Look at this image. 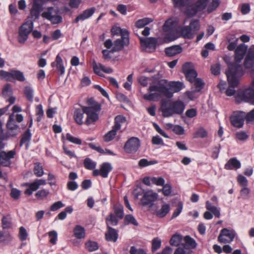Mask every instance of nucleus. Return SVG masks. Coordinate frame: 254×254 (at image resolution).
I'll return each instance as SVG.
<instances>
[{"instance_id": "1", "label": "nucleus", "mask_w": 254, "mask_h": 254, "mask_svg": "<svg viewBox=\"0 0 254 254\" xmlns=\"http://www.w3.org/2000/svg\"><path fill=\"white\" fill-rule=\"evenodd\" d=\"M152 78L153 83L150 84L148 89L149 93L143 96V99L147 101H157L161 95L171 98L174 93L179 92L184 87L183 82L173 81L169 83V88H168L165 85L168 82L167 80H160L157 75L153 76Z\"/></svg>"}, {"instance_id": "2", "label": "nucleus", "mask_w": 254, "mask_h": 254, "mask_svg": "<svg viewBox=\"0 0 254 254\" xmlns=\"http://www.w3.org/2000/svg\"><path fill=\"white\" fill-rule=\"evenodd\" d=\"M87 104L88 105V107L82 106L81 108L75 109L74 111V120L79 125H82L83 124L84 114L87 115L85 121V124L87 126L94 124L99 120V113L101 110V104L96 101L93 98L88 99Z\"/></svg>"}, {"instance_id": "3", "label": "nucleus", "mask_w": 254, "mask_h": 254, "mask_svg": "<svg viewBox=\"0 0 254 254\" xmlns=\"http://www.w3.org/2000/svg\"><path fill=\"white\" fill-rule=\"evenodd\" d=\"M227 77V81L229 84L228 87L225 91V93L227 96H232L236 94L237 91L235 88L238 86L241 78L244 75L241 67H231V70H227L226 72Z\"/></svg>"}, {"instance_id": "4", "label": "nucleus", "mask_w": 254, "mask_h": 254, "mask_svg": "<svg viewBox=\"0 0 254 254\" xmlns=\"http://www.w3.org/2000/svg\"><path fill=\"white\" fill-rule=\"evenodd\" d=\"M209 1V0H197L193 3L188 0L185 6L181 11L188 17L194 16L198 12L205 9Z\"/></svg>"}, {"instance_id": "5", "label": "nucleus", "mask_w": 254, "mask_h": 254, "mask_svg": "<svg viewBox=\"0 0 254 254\" xmlns=\"http://www.w3.org/2000/svg\"><path fill=\"white\" fill-rule=\"evenodd\" d=\"M235 99L237 103L244 102L254 105V89L251 87L246 88H240L237 91Z\"/></svg>"}, {"instance_id": "6", "label": "nucleus", "mask_w": 254, "mask_h": 254, "mask_svg": "<svg viewBox=\"0 0 254 254\" xmlns=\"http://www.w3.org/2000/svg\"><path fill=\"white\" fill-rule=\"evenodd\" d=\"M248 50V46L245 44H240L236 49L235 51L234 62L230 63L228 64V70H231L232 67H241L242 72L244 74L245 71L243 66L240 64L242 60L246 55Z\"/></svg>"}, {"instance_id": "7", "label": "nucleus", "mask_w": 254, "mask_h": 254, "mask_svg": "<svg viewBox=\"0 0 254 254\" xmlns=\"http://www.w3.org/2000/svg\"><path fill=\"white\" fill-rule=\"evenodd\" d=\"M126 118L123 115H118L114 119V125L112 129L108 131L104 136V140L109 142L112 140L117 134V131L120 129L121 124L126 122Z\"/></svg>"}, {"instance_id": "8", "label": "nucleus", "mask_w": 254, "mask_h": 254, "mask_svg": "<svg viewBox=\"0 0 254 254\" xmlns=\"http://www.w3.org/2000/svg\"><path fill=\"white\" fill-rule=\"evenodd\" d=\"M0 77L2 79L7 81H12L16 80L18 81L23 82L25 80L23 73L18 70L11 69L9 71L3 70H0Z\"/></svg>"}, {"instance_id": "9", "label": "nucleus", "mask_w": 254, "mask_h": 254, "mask_svg": "<svg viewBox=\"0 0 254 254\" xmlns=\"http://www.w3.org/2000/svg\"><path fill=\"white\" fill-rule=\"evenodd\" d=\"M141 47L146 52L151 53L154 52L158 43L157 39L155 37L144 38L139 37Z\"/></svg>"}, {"instance_id": "10", "label": "nucleus", "mask_w": 254, "mask_h": 254, "mask_svg": "<svg viewBox=\"0 0 254 254\" xmlns=\"http://www.w3.org/2000/svg\"><path fill=\"white\" fill-rule=\"evenodd\" d=\"M33 29V22L30 24H23L21 25L18 31V36L17 38L18 41L20 44H24L28 39L29 34Z\"/></svg>"}, {"instance_id": "11", "label": "nucleus", "mask_w": 254, "mask_h": 254, "mask_svg": "<svg viewBox=\"0 0 254 254\" xmlns=\"http://www.w3.org/2000/svg\"><path fill=\"white\" fill-rule=\"evenodd\" d=\"M140 146V140L138 137H131L125 143L124 149L128 154L135 153Z\"/></svg>"}, {"instance_id": "12", "label": "nucleus", "mask_w": 254, "mask_h": 254, "mask_svg": "<svg viewBox=\"0 0 254 254\" xmlns=\"http://www.w3.org/2000/svg\"><path fill=\"white\" fill-rule=\"evenodd\" d=\"M158 194L152 190L145 191L140 199V202L142 206H148L151 208L154 204V202L157 199Z\"/></svg>"}, {"instance_id": "13", "label": "nucleus", "mask_w": 254, "mask_h": 254, "mask_svg": "<svg viewBox=\"0 0 254 254\" xmlns=\"http://www.w3.org/2000/svg\"><path fill=\"white\" fill-rule=\"evenodd\" d=\"M245 112L241 111L234 112L230 117L231 125L237 128H242L245 120Z\"/></svg>"}, {"instance_id": "14", "label": "nucleus", "mask_w": 254, "mask_h": 254, "mask_svg": "<svg viewBox=\"0 0 254 254\" xmlns=\"http://www.w3.org/2000/svg\"><path fill=\"white\" fill-rule=\"evenodd\" d=\"M43 10V2L42 0H34L32 7L30 10V15L31 21H34L39 19L41 12Z\"/></svg>"}, {"instance_id": "15", "label": "nucleus", "mask_w": 254, "mask_h": 254, "mask_svg": "<svg viewBox=\"0 0 254 254\" xmlns=\"http://www.w3.org/2000/svg\"><path fill=\"white\" fill-rule=\"evenodd\" d=\"M16 151L13 149L7 152L1 151L0 152V164L4 167H10L12 164L11 160L15 157Z\"/></svg>"}, {"instance_id": "16", "label": "nucleus", "mask_w": 254, "mask_h": 254, "mask_svg": "<svg viewBox=\"0 0 254 254\" xmlns=\"http://www.w3.org/2000/svg\"><path fill=\"white\" fill-rule=\"evenodd\" d=\"M236 234L234 230L223 228L220 231L218 241L220 243H230L234 240Z\"/></svg>"}, {"instance_id": "17", "label": "nucleus", "mask_w": 254, "mask_h": 254, "mask_svg": "<svg viewBox=\"0 0 254 254\" xmlns=\"http://www.w3.org/2000/svg\"><path fill=\"white\" fill-rule=\"evenodd\" d=\"M182 70L185 74L187 80L192 83L197 78V73L193 68L192 64L191 63H186L183 64Z\"/></svg>"}, {"instance_id": "18", "label": "nucleus", "mask_w": 254, "mask_h": 254, "mask_svg": "<svg viewBox=\"0 0 254 254\" xmlns=\"http://www.w3.org/2000/svg\"><path fill=\"white\" fill-rule=\"evenodd\" d=\"M121 39H117L114 42V45L112 49V53L119 52L123 50L125 46H127L129 44V35L125 31Z\"/></svg>"}, {"instance_id": "19", "label": "nucleus", "mask_w": 254, "mask_h": 254, "mask_svg": "<svg viewBox=\"0 0 254 254\" xmlns=\"http://www.w3.org/2000/svg\"><path fill=\"white\" fill-rule=\"evenodd\" d=\"M113 167L109 162H104L100 165V170L95 169L93 170L92 175L94 177L101 176L104 178L108 177L109 173L112 171Z\"/></svg>"}, {"instance_id": "20", "label": "nucleus", "mask_w": 254, "mask_h": 254, "mask_svg": "<svg viewBox=\"0 0 254 254\" xmlns=\"http://www.w3.org/2000/svg\"><path fill=\"white\" fill-rule=\"evenodd\" d=\"M243 65L246 69H250L254 72V46L248 50Z\"/></svg>"}, {"instance_id": "21", "label": "nucleus", "mask_w": 254, "mask_h": 254, "mask_svg": "<svg viewBox=\"0 0 254 254\" xmlns=\"http://www.w3.org/2000/svg\"><path fill=\"white\" fill-rule=\"evenodd\" d=\"M95 10L94 7L85 9L73 20V23H77L79 21H84L90 18L95 13Z\"/></svg>"}, {"instance_id": "22", "label": "nucleus", "mask_w": 254, "mask_h": 254, "mask_svg": "<svg viewBox=\"0 0 254 254\" xmlns=\"http://www.w3.org/2000/svg\"><path fill=\"white\" fill-rule=\"evenodd\" d=\"M107 231L105 233V239L107 241L116 242L118 238V231L107 223Z\"/></svg>"}, {"instance_id": "23", "label": "nucleus", "mask_w": 254, "mask_h": 254, "mask_svg": "<svg viewBox=\"0 0 254 254\" xmlns=\"http://www.w3.org/2000/svg\"><path fill=\"white\" fill-rule=\"evenodd\" d=\"M179 19L177 17L171 18L165 21L163 27L165 30H173L178 28Z\"/></svg>"}, {"instance_id": "24", "label": "nucleus", "mask_w": 254, "mask_h": 254, "mask_svg": "<svg viewBox=\"0 0 254 254\" xmlns=\"http://www.w3.org/2000/svg\"><path fill=\"white\" fill-rule=\"evenodd\" d=\"M170 210V204L165 203L161 205L160 209L156 210L154 214L159 218H163L167 216Z\"/></svg>"}, {"instance_id": "25", "label": "nucleus", "mask_w": 254, "mask_h": 254, "mask_svg": "<svg viewBox=\"0 0 254 254\" xmlns=\"http://www.w3.org/2000/svg\"><path fill=\"white\" fill-rule=\"evenodd\" d=\"M182 51L180 45H175L165 48V53L167 57H171L182 53Z\"/></svg>"}, {"instance_id": "26", "label": "nucleus", "mask_w": 254, "mask_h": 254, "mask_svg": "<svg viewBox=\"0 0 254 254\" xmlns=\"http://www.w3.org/2000/svg\"><path fill=\"white\" fill-rule=\"evenodd\" d=\"M241 167L240 161L236 157L232 158L225 164L224 168L227 170L238 169Z\"/></svg>"}, {"instance_id": "27", "label": "nucleus", "mask_w": 254, "mask_h": 254, "mask_svg": "<svg viewBox=\"0 0 254 254\" xmlns=\"http://www.w3.org/2000/svg\"><path fill=\"white\" fill-rule=\"evenodd\" d=\"M51 66L52 67L56 66L57 70L60 72V75H62L64 73L65 68L63 60L59 54L56 56L55 61L51 63Z\"/></svg>"}, {"instance_id": "28", "label": "nucleus", "mask_w": 254, "mask_h": 254, "mask_svg": "<svg viewBox=\"0 0 254 254\" xmlns=\"http://www.w3.org/2000/svg\"><path fill=\"white\" fill-rule=\"evenodd\" d=\"M168 103L167 101H162L161 104V110L163 117L168 118L172 116L175 113H174L172 106L170 107L167 106Z\"/></svg>"}, {"instance_id": "29", "label": "nucleus", "mask_w": 254, "mask_h": 254, "mask_svg": "<svg viewBox=\"0 0 254 254\" xmlns=\"http://www.w3.org/2000/svg\"><path fill=\"white\" fill-rule=\"evenodd\" d=\"M171 106L173 108V110L175 114L181 115L182 114L185 108V105L184 103L180 100L174 102Z\"/></svg>"}, {"instance_id": "30", "label": "nucleus", "mask_w": 254, "mask_h": 254, "mask_svg": "<svg viewBox=\"0 0 254 254\" xmlns=\"http://www.w3.org/2000/svg\"><path fill=\"white\" fill-rule=\"evenodd\" d=\"M74 236L77 239H83L85 237V230L81 225H77L73 230Z\"/></svg>"}, {"instance_id": "31", "label": "nucleus", "mask_w": 254, "mask_h": 254, "mask_svg": "<svg viewBox=\"0 0 254 254\" xmlns=\"http://www.w3.org/2000/svg\"><path fill=\"white\" fill-rule=\"evenodd\" d=\"M180 32L182 37L185 39H191L193 37L194 33L192 32L191 27L189 25L182 27Z\"/></svg>"}, {"instance_id": "32", "label": "nucleus", "mask_w": 254, "mask_h": 254, "mask_svg": "<svg viewBox=\"0 0 254 254\" xmlns=\"http://www.w3.org/2000/svg\"><path fill=\"white\" fill-rule=\"evenodd\" d=\"M208 135L207 131L202 127H201L197 128L193 133V138H204Z\"/></svg>"}, {"instance_id": "33", "label": "nucleus", "mask_w": 254, "mask_h": 254, "mask_svg": "<svg viewBox=\"0 0 254 254\" xmlns=\"http://www.w3.org/2000/svg\"><path fill=\"white\" fill-rule=\"evenodd\" d=\"M26 185L28 188L25 190L24 193L27 195H31L33 191L37 190L39 188L36 180L32 183H27Z\"/></svg>"}, {"instance_id": "34", "label": "nucleus", "mask_w": 254, "mask_h": 254, "mask_svg": "<svg viewBox=\"0 0 254 254\" xmlns=\"http://www.w3.org/2000/svg\"><path fill=\"white\" fill-rule=\"evenodd\" d=\"M32 137V133L30 132V129L27 128L22 134V137L20 141V146H22L24 143H27V145H28V143L30 142Z\"/></svg>"}, {"instance_id": "35", "label": "nucleus", "mask_w": 254, "mask_h": 254, "mask_svg": "<svg viewBox=\"0 0 254 254\" xmlns=\"http://www.w3.org/2000/svg\"><path fill=\"white\" fill-rule=\"evenodd\" d=\"M184 240L186 243L185 245L187 246V248L189 250L195 249L197 246V243L194 239L189 235L186 236Z\"/></svg>"}, {"instance_id": "36", "label": "nucleus", "mask_w": 254, "mask_h": 254, "mask_svg": "<svg viewBox=\"0 0 254 254\" xmlns=\"http://www.w3.org/2000/svg\"><path fill=\"white\" fill-rule=\"evenodd\" d=\"M206 208L211 211L216 217L219 218L220 217L219 209L216 206L212 205L208 200L206 202Z\"/></svg>"}, {"instance_id": "37", "label": "nucleus", "mask_w": 254, "mask_h": 254, "mask_svg": "<svg viewBox=\"0 0 254 254\" xmlns=\"http://www.w3.org/2000/svg\"><path fill=\"white\" fill-rule=\"evenodd\" d=\"M85 248L89 252H94L99 249L98 244L96 242L92 241L91 240L87 241L85 243Z\"/></svg>"}, {"instance_id": "38", "label": "nucleus", "mask_w": 254, "mask_h": 254, "mask_svg": "<svg viewBox=\"0 0 254 254\" xmlns=\"http://www.w3.org/2000/svg\"><path fill=\"white\" fill-rule=\"evenodd\" d=\"M24 94L26 99L29 102H33L34 96V90L32 87L26 86L24 89Z\"/></svg>"}, {"instance_id": "39", "label": "nucleus", "mask_w": 254, "mask_h": 254, "mask_svg": "<svg viewBox=\"0 0 254 254\" xmlns=\"http://www.w3.org/2000/svg\"><path fill=\"white\" fill-rule=\"evenodd\" d=\"M12 240V237L9 233L0 231V243L3 244L9 243Z\"/></svg>"}, {"instance_id": "40", "label": "nucleus", "mask_w": 254, "mask_h": 254, "mask_svg": "<svg viewBox=\"0 0 254 254\" xmlns=\"http://www.w3.org/2000/svg\"><path fill=\"white\" fill-rule=\"evenodd\" d=\"M153 20L151 18L145 17L140 19L138 20L135 22V26L139 28H141L145 26L146 25L149 24L150 22H152Z\"/></svg>"}, {"instance_id": "41", "label": "nucleus", "mask_w": 254, "mask_h": 254, "mask_svg": "<svg viewBox=\"0 0 254 254\" xmlns=\"http://www.w3.org/2000/svg\"><path fill=\"white\" fill-rule=\"evenodd\" d=\"M192 251L189 250L187 246L182 244L181 246L177 248L175 251L174 254H191Z\"/></svg>"}, {"instance_id": "42", "label": "nucleus", "mask_w": 254, "mask_h": 254, "mask_svg": "<svg viewBox=\"0 0 254 254\" xmlns=\"http://www.w3.org/2000/svg\"><path fill=\"white\" fill-rule=\"evenodd\" d=\"M11 218L10 215L3 216L1 220V225L3 229H9L11 227Z\"/></svg>"}, {"instance_id": "43", "label": "nucleus", "mask_w": 254, "mask_h": 254, "mask_svg": "<svg viewBox=\"0 0 254 254\" xmlns=\"http://www.w3.org/2000/svg\"><path fill=\"white\" fill-rule=\"evenodd\" d=\"M83 164L84 167L90 170H95L96 167V163L88 157L84 160Z\"/></svg>"}, {"instance_id": "44", "label": "nucleus", "mask_w": 254, "mask_h": 254, "mask_svg": "<svg viewBox=\"0 0 254 254\" xmlns=\"http://www.w3.org/2000/svg\"><path fill=\"white\" fill-rule=\"evenodd\" d=\"M13 93V90L10 84H5L2 90V95L4 98H8Z\"/></svg>"}, {"instance_id": "45", "label": "nucleus", "mask_w": 254, "mask_h": 254, "mask_svg": "<svg viewBox=\"0 0 254 254\" xmlns=\"http://www.w3.org/2000/svg\"><path fill=\"white\" fill-rule=\"evenodd\" d=\"M189 26L191 27V30L194 35L199 30L200 24L198 19H192L190 23Z\"/></svg>"}, {"instance_id": "46", "label": "nucleus", "mask_w": 254, "mask_h": 254, "mask_svg": "<svg viewBox=\"0 0 254 254\" xmlns=\"http://www.w3.org/2000/svg\"><path fill=\"white\" fill-rule=\"evenodd\" d=\"M182 236L178 234L173 235L170 240V244L173 246H178L180 245L182 240Z\"/></svg>"}, {"instance_id": "47", "label": "nucleus", "mask_w": 254, "mask_h": 254, "mask_svg": "<svg viewBox=\"0 0 254 254\" xmlns=\"http://www.w3.org/2000/svg\"><path fill=\"white\" fill-rule=\"evenodd\" d=\"M125 31L127 33V36L129 35V32L126 29H122L120 27H113L111 29L112 34L113 35H120L121 37L123 35V34H125Z\"/></svg>"}, {"instance_id": "48", "label": "nucleus", "mask_w": 254, "mask_h": 254, "mask_svg": "<svg viewBox=\"0 0 254 254\" xmlns=\"http://www.w3.org/2000/svg\"><path fill=\"white\" fill-rule=\"evenodd\" d=\"M158 163L156 160L148 161L147 159H141L138 162V166L140 168H144L150 165L156 164Z\"/></svg>"}, {"instance_id": "49", "label": "nucleus", "mask_w": 254, "mask_h": 254, "mask_svg": "<svg viewBox=\"0 0 254 254\" xmlns=\"http://www.w3.org/2000/svg\"><path fill=\"white\" fill-rule=\"evenodd\" d=\"M50 192L49 190L42 189L38 190L35 194V196L37 199L43 200L49 195Z\"/></svg>"}, {"instance_id": "50", "label": "nucleus", "mask_w": 254, "mask_h": 254, "mask_svg": "<svg viewBox=\"0 0 254 254\" xmlns=\"http://www.w3.org/2000/svg\"><path fill=\"white\" fill-rule=\"evenodd\" d=\"M238 38L233 37L228 39L229 44L227 46V49L230 51L236 50V46L238 42Z\"/></svg>"}, {"instance_id": "51", "label": "nucleus", "mask_w": 254, "mask_h": 254, "mask_svg": "<svg viewBox=\"0 0 254 254\" xmlns=\"http://www.w3.org/2000/svg\"><path fill=\"white\" fill-rule=\"evenodd\" d=\"M161 246V240L158 237L153 239L152 242L151 251L154 253L157 251Z\"/></svg>"}, {"instance_id": "52", "label": "nucleus", "mask_w": 254, "mask_h": 254, "mask_svg": "<svg viewBox=\"0 0 254 254\" xmlns=\"http://www.w3.org/2000/svg\"><path fill=\"white\" fill-rule=\"evenodd\" d=\"M114 209L116 216L120 219L123 218L124 215L123 206L122 205L115 206Z\"/></svg>"}, {"instance_id": "53", "label": "nucleus", "mask_w": 254, "mask_h": 254, "mask_svg": "<svg viewBox=\"0 0 254 254\" xmlns=\"http://www.w3.org/2000/svg\"><path fill=\"white\" fill-rule=\"evenodd\" d=\"M125 222L127 224H131L134 226H138V223L135 217L131 214H127L125 217Z\"/></svg>"}, {"instance_id": "54", "label": "nucleus", "mask_w": 254, "mask_h": 254, "mask_svg": "<svg viewBox=\"0 0 254 254\" xmlns=\"http://www.w3.org/2000/svg\"><path fill=\"white\" fill-rule=\"evenodd\" d=\"M183 208V203L181 201L178 202L177 208L173 212L171 220L174 219L178 216L181 213Z\"/></svg>"}, {"instance_id": "55", "label": "nucleus", "mask_w": 254, "mask_h": 254, "mask_svg": "<svg viewBox=\"0 0 254 254\" xmlns=\"http://www.w3.org/2000/svg\"><path fill=\"white\" fill-rule=\"evenodd\" d=\"M174 7L179 8L180 10H183L188 0H172Z\"/></svg>"}, {"instance_id": "56", "label": "nucleus", "mask_w": 254, "mask_h": 254, "mask_svg": "<svg viewBox=\"0 0 254 254\" xmlns=\"http://www.w3.org/2000/svg\"><path fill=\"white\" fill-rule=\"evenodd\" d=\"M193 83H194V85L195 88V92L200 91V90L203 88V86L204 85V83L203 81V80L199 78H196Z\"/></svg>"}, {"instance_id": "57", "label": "nucleus", "mask_w": 254, "mask_h": 254, "mask_svg": "<svg viewBox=\"0 0 254 254\" xmlns=\"http://www.w3.org/2000/svg\"><path fill=\"white\" fill-rule=\"evenodd\" d=\"M33 171L37 177H41L44 174L43 168L40 163L35 164Z\"/></svg>"}, {"instance_id": "58", "label": "nucleus", "mask_w": 254, "mask_h": 254, "mask_svg": "<svg viewBox=\"0 0 254 254\" xmlns=\"http://www.w3.org/2000/svg\"><path fill=\"white\" fill-rule=\"evenodd\" d=\"M7 127L11 130H16L19 128V126L15 124L14 120L12 118L11 116L9 117L8 121L7 123Z\"/></svg>"}, {"instance_id": "59", "label": "nucleus", "mask_w": 254, "mask_h": 254, "mask_svg": "<svg viewBox=\"0 0 254 254\" xmlns=\"http://www.w3.org/2000/svg\"><path fill=\"white\" fill-rule=\"evenodd\" d=\"M66 138L68 141L74 144L80 145L82 143V141L80 139L77 137H73L69 133H67L66 134Z\"/></svg>"}, {"instance_id": "60", "label": "nucleus", "mask_w": 254, "mask_h": 254, "mask_svg": "<svg viewBox=\"0 0 254 254\" xmlns=\"http://www.w3.org/2000/svg\"><path fill=\"white\" fill-rule=\"evenodd\" d=\"M236 137L240 141H246L249 138V135L244 131H238L235 134Z\"/></svg>"}, {"instance_id": "61", "label": "nucleus", "mask_w": 254, "mask_h": 254, "mask_svg": "<svg viewBox=\"0 0 254 254\" xmlns=\"http://www.w3.org/2000/svg\"><path fill=\"white\" fill-rule=\"evenodd\" d=\"M36 115L37 116L36 121L37 122H40L44 115L43 106L41 104L38 105L36 107Z\"/></svg>"}, {"instance_id": "62", "label": "nucleus", "mask_w": 254, "mask_h": 254, "mask_svg": "<svg viewBox=\"0 0 254 254\" xmlns=\"http://www.w3.org/2000/svg\"><path fill=\"white\" fill-rule=\"evenodd\" d=\"M220 4V0H212L210 5L208 7V13H211L215 10Z\"/></svg>"}, {"instance_id": "63", "label": "nucleus", "mask_w": 254, "mask_h": 254, "mask_svg": "<svg viewBox=\"0 0 254 254\" xmlns=\"http://www.w3.org/2000/svg\"><path fill=\"white\" fill-rule=\"evenodd\" d=\"M28 233L24 227H20L19 228V238L21 241H24L27 239Z\"/></svg>"}, {"instance_id": "64", "label": "nucleus", "mask_w": 254, "mask_h": 254, "mask_svg": "<svg viewBox=\"0 0 254 254\" xmlns=\"http://www.w3.org/2000/svg\"><path fill=\"white\" fill-rule=\"evenodd\" d=\"M21 195V191L16 188H12L10 196L14 200H17Z\"/></svg>"}]
</instances>
